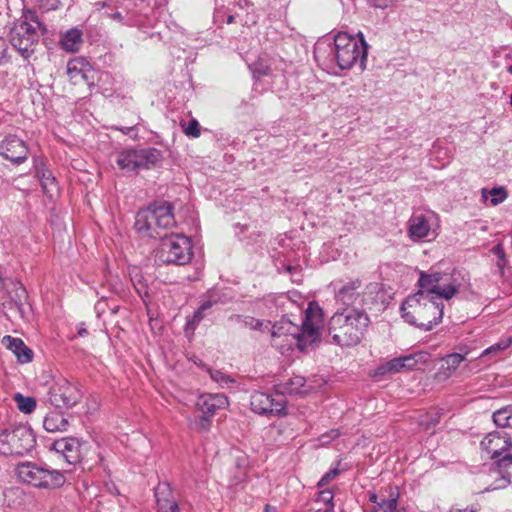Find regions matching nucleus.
<instances>
[{
  "label": "nucleus",
  "instance_id": "nucleus-49",
  "mask_svg": "<svg viewBox=\"0 0 512 512\" xmlns=\"http://www.w3.org/2000/svg\"><path fill=\"white\" fill-rule=\"evenodd\" d=\"M238 465V473L235 475L234 479L232 480V484H239L241 482H243L246 478V468L243 466H240L239 463L237 464Z\"/></svg>",
  "mask_w": 512,
  "mask_h": 512
},
{
  "label": "nucleus",
  "instance_id": "nucleus-31",
  "mask_svg": "<svg viewBox=\"0 0 512 512\" xmlns=\"http://www.w3.org/2000/svg\"><path fill=\"white\" fill-rule=\"evenodd\" d=\"M13 399L17 404V408L25 414L32 413L36 408V400L33 397H26L21 393H16Z\"/></svg>",
  "mask_w": 512,
  "mask_h": 512
},
{
  "label": "nucleus",
  "instance_id": "nucleus-43",
  "mask_svg": "<svg viewBox=\"0 0 512 512\" xmlns=\"http://www.w3.org/2000/svg\"><path fill=\"white\" fill-rule=\"evenodd\" d=\"M243 324L245 327L251 329V330H260L262 331L263 328H268V324H264L263 321L256 319L251 316H245L243 319Z\"/></svg>",
  "mask_w": 512,
  "mask_h": 512
},
{
  "label": "nucleus",
  "instance_id": "nucleus-4",
  "mask_svg": "<svg viewBox=\"0 0 512 512\" xmlns=\"http://www.w3.org/2000/svg\"><path fill=\"white\" fill-rule=\"evenodd\" d=\"M444 304L428 294L416 292L406 298L401 306L402 317L411 325L430 331L443 317Z\"/></svg>",
  "mask_w": 512,
  "mask_h": 512
},
{
  "label": "nucleus",
  "instance_id": "nucleus-47",
  "mask_svg": "<svg viewBox=\"0 0 512 512\" xmlns=\"http://www.w3.org/2000/svg\"><path fill=\"white\" fill-rule=\"evenodd\" d=\"M37 4L43 11H52L60 7V0H37Z\"/></svg>",
  "mask_w": 512,
  "mask_h": 512
},
{
  "label": "nucleus",
  "instance_id": "nucleus-12",
  "mask_svg": "<svg viewBox=\"0 0 512 512\" xmlns=\"http://www.w3.org/2000/svg\"><path fill=\"white\" fill-rule=\"evenodd\" d=\"M80 392L76 386L62 380L54 383L48 392V400L56 409H70L80 401Z\"/></svg>",
  "mask_w": 512,
  "mask_h": 512
},
{
  "label": "nucleus",
  "instance_id": "nucleus-58",
  "mask_svg": "<svg viewBox=\"0 0 512 512\" xmlns=\"http://www.w3.org/2000/svg\"><path fill=\"white\" fill-rule=\"evenodd\" d=\"M377 499H378V497H377V495H376V494H374V493H373V494H371V495H370V497H369V500H370L372 503H376V504H378V503H379V502H377Z\"/></svg>",
  "mask_w": 512,
  "mask_h": 512
},
{
  "label": "nucleus",
  "instance_id": "nucleus-28",
  "mask_svg": "<svg viewBox=\"0 0 512 512\" xmlns=\"http://www.w3.org/2000/svg\"><path fill=\"white\" fill-rule=\"evenodd\" d=\"M430 354L425 351H419L409 355L402 356V361L405 364V370L416 369L418 364H425L428 362Z\"/></svg>",
  "mask_w": 512,
  "mask_h": 512
},
{
  "label": "nucleus",
  "instance_id": "nucleus-21",
  "mask_svg": "<svg viewBox=\"0 0 512 512\" xmlns=\"http://www.w3.org/2000/svg\"><path fill=\"white\" fill-rule=\"evenodd\" d=\"M138 172L143 169H151L161 163L163 156L156 148H144L136 150Z\"/></svg>",
  "mask_w": 512,
  "mask_h": 512
},
{
  "label": "nucleus",
  "instance_id": "nucleus-8",
  "mask_svg": "<svg viewBox=\"0 0 512 512\" xmlns=\"http://www.w3.org/2000/svg\"><path fill=\"white\" fill-rule=\"evenodd\" d=\"M162 239L157 251V258L163 264L185 265L192 259L191 240L182 235L175 234L170 237L167 235Z\"/></svg>",
  "mask_w": 512,
  "mask_h": 512
},
{
  "label": "nucleus",
  "instance_id": "nucleus-60",
  "mask_svg": "<svg viewBox=\"0 0 512 512\" xmlns=\"http://www.w3.org/2000/svg\"><path fill=\"white\" fill-rule=\"evenodd\" d=\"M96 309H97L98 312H103L104 311V307H103L101 302H98L96 304Z\"/></svg>",
  "mask_w": 512,
  "mask_h": 512
},
{
  "label": "nucleus",
  "instance_id": "nucleus-37",
  "mask_svg": "<svg viewBox=\"0 0 512 512\" xmlns=\"http://www.w3.org/2000/svg\"><path fill=\"white\" fill-rule=\"evenodd\" d=\"M334 493L331 489H324L318 493L317 501L327 505L325 512H334Z\"/></svg>",
  "mask_w": 512,
  "mask_h": 512
},
{
  "label": "nucleus",
  "instance_id": "nucleus-16",
  "mask_svg": "<svg viewBox=\"0 0 512 512\" xmlns=\"http://www.w3.org/2000/svg\"><path fill=\"white\" fill-rule=\"evenodd\" d=\"M362 282L360 279L350 280L342 284L335 291V300L346 307H354V305L361 300L360 289Z\"/></svg>",
  "mask_w": 512,
  "mask_h": 512
},
{
  "label": "nucleus",
  "instance_id": "nucleus-48",
  "mask_svg": "<svg viewBox=\"0 0 512 512\" xmlns=\"http://www.w3.org/2000/svg\"><path fill=\"white\" fill-rule=\"evenodd\" d=\"M211 416L203 414L195 423L196 429L199 431H208L211 425Z\"/></svg>",
  "mask_w": 512,
  "mask_h": 512
},
{
  "label": "nucleus",
  "instance_id": "nucleus-45",
  "mask_svg": "<svg viewBox=\"0 0 512 512\" xmlns=\"http://www.w3.org/2000/svg\"><path fill=\"white\" fill-rule=\"evenodd\" d=\"M490 194L492 196V198L490 200L492 205H497V204L503 202L507 197V193H506L505 189L502 187L492 188L490 190Z\"/></svg>",
  "mask_w": 512,
  "mask_h": 512
},
{
  "label": "nucleus",
  "instance_id": "nucleus-30",
  "mask_svg": "<svg viewBox=\"0 0 512 512\" xmlns=\"http://www.w3.org/2000/svg\"><path fill=\"white\" fill-rule=\"evenodd\" d=\"M512 345V337L500 339L497 343L491 345L487 349H485L480 355L479 358H485L490 356L491 358H496L499 353L503 352L507 348Z\"/></svg>",
  "mask_w": 512,
  "mask_h": 512
},
{
  "label": "nucleus",
  "instance_id": "nucleus-22",
  "mask_svg": "<svg viewBox=\"0 0 512 512\" xmlns=\"http://www.w3.org/2000/svg\"><path fill=\"white\" fill-rule=\"evenodd\" d=\"M82 31L76 27L67 30L61 37V48L70 53L78 52L82 43Z\"/></svg>",
  "mask_w": 512,
  "mask_h": 512
},
{
  "label": "nucleus",
  "instance_id": "nucleus-53",
  "mask_svg": "<svg viewBox=\"0 0 512 512\" xmlns=\"http://www.w3.org/2000/svg\"><path fill=\"white\" fill-rule=\"evenodd\" d=\"M223 14L224 12L222 10H216L215 13H214V22L215 23H222V18H223Z\"/></svg>",
  "mask_w": 512,
  "mask_h": 512
},
{
  "label": "nucleus",
  "instance_id": "nucleus-19",
  "mask_svg": "<svg viewBox=\"0 0 512 512\" xmlns=\"http://www.w3.org/2000/svg\"><path fill=\"white\" fill-rule=\"evenodd\" d=\"M228 405V399L224 394H205L201 395L196 406L202 412V414L213 417L215 413L226 408Z\"/></svg>",
  "mask_w": 512,
  "mask_h": 512
},
{
  "label": "nucleus",
  "instance_id": "nucleus-52",
  "mask_svg": "<svg viewBox=\"0 0 512 512\" xmlns=\"http://www.w3.org/2000/svg\"><path fill=\"white\" fill-rule=\"evenodd\" d=\"M368 2L374 8L385 9L390 5L392 0H368Z\"/></svg>",
  "mask_w": 512,
  "mask_h": 512
},
{
  "label": "nucleus",
  "instance_id": "nucleus-40",
  "mask_svg": "<svg viewBox=\"0 0 512 512\" xmlns=\"http://www.w3.org/2000/svg\"><path fill=\"white\" fill-rule=\"evenodd\" d=\"M133 286L140 297H144L148 294L147 284L143 281L140 274L136 273L131 277Z\"/></svg>",
  "mask_w": 512,
  "mask_h": 512
},
{
  "label": "nucleus",
  "instance_id": "nucleus-15",
  "mask_svg": "<svg viewBox=\"0 0 512 512\" xmlns=\"http://www.w3.org/2000/svg\"><path fill=\"white\" fill-rule=\"evenodd\" d=\"M469 351L460 348V352L450 353L441 358V366L435 373V379L438 381H446L458 370L460 365L467 360Z\"/></svg>",
  "mask_w": 512,
  "mask_h": 512
},
{
  "label": "nucleus",
  "instance_id": "nucleus-2",
  "mask_svg": "<svg viewBox=\"0 0 512 512\" xmlns=\"http://www.w3.org/2000/svg\"><path fill=\"white\" fill-rule=\"evenodd\" d=\"M370 324L364 309L345 307L338 309L330 318L328 333L333 343L340 346H354L361 342Z\"/></svg>",
  "mask_w": 512,
  "mask_h": 512
},
{
  "label": "nucleus",
  "instance_id": "nucleus-25",
  "mask_svg": "<svg viewBox=\"0 0 512 512\" xmlns=\"http://www.w3.org/2000/svg\"><path fill=\"white\" fill-rule=\"evenodd\" d=\"M37 176L40 180L42 189L50 198L58 191V186L55 177L46 168L42 167L37 169Z\"/></svg>",
  "mask_w": 512,
  "mask_h": 512
},
{
  "label": "nucleus",
  "instance_id": "nucleus-13",
  "mask_svg": "<svg viewBox=\"0 0 512 512\" xmlns=\"http://www.w3.org/2000/svg\"><path fill=\"white\" fill-rule=\"evenodd\" d=\"M250 405L253 412L260 415H281L285 412L286 400L284 395H270L255 392L251 395Z\"/></svg>",
  "mask_w": 512,
  "mask_h": 512
},
{
  "label": "nucleus",
  "instance_id": "nucleus-3",
  "mask_svg": "<svg viewBox=\"0 0 512 512\" xmlns=\"http://www.w3.org/2000/svg\"><path fill=\"white\" fill-rule=\"evenodd\" d=\"M307 309L301 325L293 323L289 318L283 317L277 321L271 329L272 344L282 346L277 342L278 338L285 337L288 346L296 345L301 351L309 348L318 341L320 333V320H315Z\"/></svg>",
  "mask_w": 512,
  "mask_h": 512
},
{
  "label": "nucleus",
  "instance_id": "nucleus-10",
  "mask_svg": "<svg viewBox=\"0 0 512 512\" xmlns=\"http://www.w3.org/2000/svg\"><path fill=\"white\" fill-rule=\"evenodd\" d=\"M420 289L417 292L428 294V298L450 300L458 291L459 286L453 282L445 283L444 274L441 272H421L418 280Z\"/></svg>",
  "mask_w": 512,
  "mask_h": 512
},
{
  "label": "nucleus",
  "instance_id": "nucleus-17",
  "mask_svg": "<svg viewBox=\"0 0 512 512\" xmlns=\"http://www.w3.org/2000/svg\"><path fill=\"white\" fill-rule=\"evenodd\" d=\"M80 448L81 442L75 437L62 438L52 443V449L61 454L69 464L77 463L80 460Z\"/></svg>",
  "mask_w": 512,
  "mask_h": 512
},
{
  "label": "nucleus",
  "instance_id": "nucleus-34",
  "mask_svg": "<svg viewBox=\"0 0 512 512\" xmlns=\"http://www.w3.org/2000/svg\"><path fill=\"white\" fill-rule=\"evenodd\" d=\"M512 413V406L501 408L493 413V421L499 427H507L509 417Z\"/></svg>",
  "mask_w": 512,
  "mask_h": 512
},
{
  "label": "nucleus",
  "instance_id": "nucleus-6",
  "mask_svg": "<svg viewBox=\"0 0 512 512\" xmlns=\"http://www.w3.org/2000/svg\"><path fill=\"white\" fill-rule=\"evenodd\" d=\"M35 445V435L26 425L13 426L0 433V453L3 455L23 456Z\"/></svg>",
  "mask_w": 512,
  "mask_h": 512
},
{
  "label": "nucleus",
  "instance_id": "nucleus-27",
  "mask_svg": "<svg viewBox=\"0 0 512 512\" xmlns=\"http://www.w3.org/2000/svg\"><path fill=\"white\" fill-rule=\"evenodd\" d=\"M117 164L122 170L138 172L136 149L122 151L117 157Z\"/></svg>",
  "mask_w": 512,
  "mask_h": 512
},
{
  "label": "nucleus",
  "instance_id": "nucleus-29",
  "mask_svg": "<svg viewBox=\"0 0 512 512\" xmlns=\"http://www.w3.org/2000/svg\"><path fill=\"white\" fill-rule=\"evenodd\" d=\"M304 384H305L304 377L294 376L280 386L281 391L279 392V394L283 395L284 393H288V394L303 393L302 388L304 387Z\"/></svg>",
  "mask_w": 512,
  "mask_h": 512
},
{
  "label": "nucleus",
  "instance_id": "nucleus-35",
  "mask_svg": "<svg viewBox=\"0 0 512 512\" xmlns=\"http://www.w3.org/2000/svg\"><path fill=\"white\" fill-rule=\"evenodd\" d=\"M79 64L83 65V61L75 59L69 61L67 64V73L74 81H78L80 78L86 80V75L83 73L82 69L78 67Z\"/></svg>",
  "mask_w": 512,
  "mask_h": 512
},
{
  "label": "nucleus",
  "instance_id": "nucleus-20",
  "mask_svg": "<svg viewBox=\"0 0 512 512\" xmlns=\"http://www.w3.org/2000/svg\"><path fill=\"white\" fill-rule=\"evenodd\" d=\"M2 343L15 354L20 363L24 364L32 361V350L20 338L5 336Z\"/></svg>",
  "mask_w": 512,
  "mask_h": 512
},
{
  "label": "nucleus",
  "instance_id": "nucleus-7",
  "mask_svg": "<svg viewBox=\"0 0 512 512\" xmlns=\"http://www.w3.org/2000/svg\"><path fill=\"white\" fill-rule=\"evenodd\" d=\"M19 479L37 488H57L65 483L62 472L39 466L32 462L21 463L17 466Z\"/></svg>",
  "mask_w": 512,
  "mask_h": 512
},
{
  "label": "nucleus",
  "instance_id": "nucleus-59",
  "mask_svg": "<svg viewBox=\"0 0 512 512\" xmlns=\"http://www.w3.org/2000/svg\"><path fill=\"white\" fill-rule=\"evenodd\" d=\"M30 20L34 21L37 24V27H40V22L38 21L37 17L31 13Z\"/></svg>",
  "mask_w": 512,
  "mask_h": 512
},
{
  "label": "nucleus",
  "instance_id": "nucleus-50",
  "mask_svg": "<svg viewBox=\"0 0 512 512\" xmlns=\"http://www.w3.org/2000/svg\"><path fill=\"white\" fill-rule=\"evenodd\" d=\"M479 370L480 368L476 366L473 361H470L463 366V368L461 369V373L469 375L471 373H476Z\"/></svg>",
  "mask_w": 512,
  "mask_h": 512
},
{
  "label": "nucleus",
  "instance_id": "nucleus-36",
  "mask_svg": "<svg viewBox=\"0 0 512 512\" xmlns=\"http://www.w3.org/2000/svg\"><path fill=\"white\" fill-rule=\"evenodd\" d=\"M250 69L254 75V77H262V76H267L271 73V67L270 65L262 60V59H259L257 61H255L254 63H252L250 65Z\"/></svg>",
  "mask_w": 512,
  "mask_h": 512
},
{
  "label": "nucleus",
  "instance_id": "nucleus-57",
  "mask_svg": "<svg viewBox=\"0 0 512 512\" xmlns=\"http://www.w3.org/2000/svg\"><path fill=\"white\" fill-rule=\"evenodd\" d=\"M88 334L87 330L84 328V327H80L78 329V335L83 337V336H86Z\"/></svg>",
  "mask_w": 512,
  "mask_h": 512
},
{
  "label": "nucleus",
  "instance_id": "nucleus-42",
  "mask_svg": "<svg viewBox=\"0 0 512 512\" xmlns=\"http://www.w3.org/2000/svg\"><path fill=\"white\" fill-rule=\"evenodd\" d=\"M182 127L184 128V133L189 137L197 138L201 134L200 125L196 119L190 120L186 126L182 124Z\"/></svg>",
  "mask_w": 512,
  "mask_h": 512
},
{
  "label": "nucleus",
  "instance_id": "nucleus-23",
  "mask_svg": "<svg viewBox=\"0 0 512 512\" xmlns=\"http://www.w3.org/2000/svg\"><path fill=\"white\" fill-rule=\"evenodd\" d=\"M409 223V235L412 239H422L429 235L431 227L425 216L415 215Z\"/></svg>",
  "mask_w": 512,
  "mask_h": 512
},
{
  "label": "nucleus",
  "instance_id": "nucleus-33",
  "mask_svg": "<svg viewBox=\"0 0 512 512\" xmlns=\"http://www.w3.org/2000/svg\"><path fill=\"white\" fill-rule=\"evenodd\" d=\"M503 461L504 464L497 471L501 476L502 483L498 484L495 488L505 487L507 484L512 483V456Z\"/></svg>",
  "mask_w": 512,
  "mask_h": 512
},
{
  "label": "nucleus",
  "instance_id": "nucleus-56",
  "mask_svg": "<svg viewBox=\"0 0 512 512\" xmlns=\"http://www.w3.org/2000/svg\"><path fill=\"white\" fill-rule=\"evenodd\" d=\"M107 3L105 1H96L94 3V6L96 7L97 10H101L103 9L104 7H106Z\"/></svg>",
  "mask_w": 512,
  "mask_h": 512
},
{
  "label": "nucleus",
  "instance_id": "nucleus-32",
  "mask_svg": "<svg viewBox=\"0 0 512 512\" xmlns=\"http://www.w3.org/2000/svg\"><path fill=\"white\" fill-rule=\"evenodd\" d=\"M405 364L402 361V356L394 358L384 365H381L377 369V375H385L387 373H398L401 372L404 369Z\"/></svg>",
  "mask_w": 512,
  "mask_h": 512
},
{
  "label": "nucleus",
  "instance_id": "nucleus-63",
  "mask_svg": "<svg viewBox=\"0 0 512 512\" xmlns=\"http://www.w3.org/2000/svg\"><path fill=\"white\" fill-rule=\"evenodd\" d=\"M508 421H509V424H507V427L512 428V413H511Z\"/></svg>",
  "mask_w": 512,
  "mask_h": 512
},
{
  "label": "nucleus",
  "instance_id": "nucleus-55",
  "mask_svg": "<svg viewBox=\"0 0 512 512\" xmlns=\"http://www.w3.org/2000/svg\"><path fill=\"white\" fill-rule=\"evenodd\" d=\"M109 18L113 19V20H117L119 22H122L123 20V16L120 12H115V13H112V14H108L107 15Z\"/></svg>",
  "mask_w": 512,
  "mask_h": 512
},
{
  "label": "nucleus",
  "instance_id": "nucleus-1",
  "mask_svg": "<svg viewBox=\"0 0 512 512\" xmlns=\"http://www.w3.org/2000/svg\"><path fill=\"white\" fill-rule=\"evenodd\" d=\"M355 38L346 32H339L334 37L333 44L318 42L314 48L317 62H336L340 69H350L358 64L360 71L366 69L368 44L362 33Z\"/></svg>",
  "mask_w": 512,
  "mask_h": 512
},
{
  "label": "nucleus",
  "instance_id": "nucleus-26",
  "mask_svg": "<svg viewBox=\"0 0 512 512\" xmlns=\"http://www.w3.org/2000/svg\"><path fill=\"white\" fill-rule=\"evenodd\" d=\"M212 301L203 302L200 307L187 319L185 332L193 334L198 324L204 319L206 312L212 307Z\"/></svg>",
  "mask_w": 512,
  "mask_h": 512
},
{
  "label": "nucleus",
  "instance_id": "nucleus-44",
  "mask_svg": "<svg viewBox=\"0 0 512 512\" xmlns=\"http://www.w3.org/2000/svg\"><path fill=\"white\" fill-rule=\"evenodd\" d=\"M440 420V413L438 411L428 414L421 419L420 424L424 426L426 430L435 427Z\"/></svg>",
  "mask_w": 512,
  "mask_h": 512
},
{
  "label": "nucleus",
  "instance_id": "nucleus-64",
  "mask_svg": "<svg viewBox=\"0 0 512 512\" xmlns=\"http://www.w3.org/2000/svg\"><path fill=\"white\" fill-rule=\"evenodd\" d=\"M462 511H465V512H475V510H474V509H472V508H468V507H467V508H465V509H462Z\"/></svg>",
  "mask_w": 512,
  "mask_h": 512
},
{
  "label": "nucleus",
  "instance_id": "nucleus-38",
  "mask_svg": "<svg viewBox=\"0 0 512 512\" xmlns=\"http://www.w3.org/2000/svg\"><path fill=\"white\" fill-rule=\"evenodd\" d=\"M493 255L497 257L496 266L499 269L500 274H503L504 267L506 266L507 260L504 248L502 244H497L490 250Z\"/></svg>",
  "mask_w": 512,
  "mask_h": 512
},
{
  "label": "nucleus",
  "instance_id": "nucleus-24",
  "mask_svg": "<svg viewBox=\"0 0 512 512\" xmlns=\"http://www.w3.org/2000/svg\"><path fill=\"white\" fill-rule=\"evenodd\" d=\"M43 427L48 432H63L67 430L68 420L61 412L52 411L45 416Z\"/></svg>",
  "mask_w": 512,
  "mask_h": 512
},
{
  "label": "nucleus",
  "instance_id": "nucleus-46",
  "mask_svg": "<svg viewBox=\"0 0 512 512\" xmlns=\"http://www.w3.org/2000/svg\"><path fill=\"white\" fill-rule=\"evenodd\" d=\"M341 473L340 469L337 467L330 469L327 473H325L321 479L317 483L318 488H322L327 485L331 480L336 478Z\"/></svg>",
  "mask_w": 512,
  "mask_h": 512
},
{
  "label": "nucleus",
  "instance_id": "nucleus-5",
  "mask_svg": "<svg viewBox=\"0 0 512 512\" xmlns=\"http://www.w3.org/2000/svg\"><path fill=\"white\" fill-rule=\"evenodd\" d=\"M175 224L172 204L155 202L137 212L134 228L141 237L161 239Z\"/></svg>",
  "mask_w": 512,
  "mask_h": 512
},
{
  "label": "nucleus",
  "instance_id": "nucleus-9",
  "mask_svg": "<svg viewBox=\"0 0 512 512\" xmlns=\"http://www.w3.org/2000/svg\"><path fill=\"white\" fill-rule=\"evenodd\" d=\"M9 40L15 50H17L24 59H28L35 51V46L39 41L37 27L25 20L15 23L10 29Z\"/></svg>",
  "mask_w": 512,
  "mask_h": 512
},
{
  "label": "nucleus",
  "instance_id": "nucleus-18",
  "mask_svg": "<svg viewBox=\"0 0 512 512\" xmlns=\"http://www.w3.org/2000/svg\"><path fill=\"white\" fill-rule=\"evenodd\" d=\"M155 499L158 512H180L169 483L162 482L156 486Z\"/></svg>",
  "mask_w": 512,
  "mask_h": 512
},
{
  "label": "nucleus",
  "instance_id": "nucleus-62",
  "mask_svg": "<svg viewBox=\"0 0 512 512\" xmlns=\"http://www.w3.org/2000/svg\"><path fill=\"white\" fill-rule=\"evenodd\" d=\"M21 294H19V298L26 297V290L23 287H20Z\"/></svg>",
  "mask_w": 512,
  "mask_h": 512
},
{
  "label": "nucleus",
  "instance_id": "nucleus-39",
  "mask_svg": "<svg viewBox=\"0 0 512 512\" xmlns=\"http://www.w3.org/2000/svg\"><path fill=\"white\" fill-rule=\"evenodd\" d=\"M208 371H209L211 379L214 382L218 383L221 387H225V386H228L231 383H234V379L233 378H231L229 375L223 373L220 370L209 369Z\"/></svg>",
  "mask_w": 512,
  "mask_h": 512
},
{
  "label": "nucleus",
  "instance_id": "nucleus-11",
  "mask_svg": "<svg viewBox=\"0 0 512 512\" xmlns=\"http://www.w3.org/2000/svg\"><path fill=\"white\" fill-rule=\"evenodd\" d=\"M481 448L486 455L494 460L498 470L505 459L512 457V440L505 433L491 432L481 441Z\"/></svg>",
  "mask_w": 512,
  "mask_h": 512
},
{
  "label": "nucleus",
  "instance_id": "nucleus-61",
  "mask_svg": "<svg viewBox=\"0 0 512 512\" xmlns=\"http://www.w3.org/2000/svg\"><path fill=\"white\" fill-rule=\"evenodd\" d=\"M234 20H235L234 16H233V15H229V16L227 17L226 23H227V24H231V23H233V22H234Z\"/></svg>",
  "mask_w": 512,
  "mask_h": 512
},
{
  "label": "nucleus",
  "instance_id": "nucleus-54",
  "mask_svg": "<svg viewBox=\"0 0 512 512\" xmlns=\"http://www.w3.org/2000/svg\"><path fill=\"white\" fill-rule=\"evenodd\" d=\"M21 494V491L18 490V489H11L9 490L8 492L5 493V497L6 498H9V497H18L19 495Z\"/></svg>",
  "mask_w": 512,
  "mask_h": 512
},
{
  "label": "nucleus",
  "instance_id": "nucleus-41",
  "mask_svg": "<svg viewBox=\"0 0 512 512\" xmlns=\"http://www.w3.org/2000/svg\"><path fill=\"white\" fill-rule=\"evenodd\" d=\"M398 505V494L393 495L389 499H383L378 503V506L383 512H395Z\"/></svg>",
  "mask_w": 512,
  "mask_h": 512
},
{
  "label": "nucleus",
  "instance_id": "nucleus-51",
  "mask_svg": "<svg viewBox=\"0 0 512 512\" xmlns=\"http://www.w3.org/2000/svg\"><path fill=\"white\" fill-rule=\"evenodd\" d=\"M8 45L3 37H0V63L7 60Z\"/></svg>",
  "mask_w": 512,
  "mask_h": 512
},
{
  "label": "nucleus",
  "instance_id": "nucleus-14",
  "mask_svg": "<svg viewBox=\"0 0 512 512\" xmlns=\"http://www.w3.org/2000/svg\"><path fill=\"white\" fill-rule=\"evenodd\" d=\"M28 154L29 148L26 142L16 135H7L0 143V155L13 164L20 165L25 162Z\"/></svg>",
  "mask_w": 512,
  "mask_h": 512
}]
</instances>
